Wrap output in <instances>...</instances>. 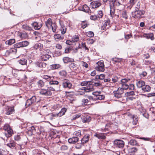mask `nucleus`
Listing matches in <instances>:
<instances>
[{"label":"nucleus","mask_w":155,"mask_h":155,"mask_svg":"<svg viewBox=\"0 0 155 155\" xmlns=\"http://www.w3.org/2000/svg\"><path fill=\"white\" fill-rule=\"evenodd\" d=\"M145 84L144 81H140L137 82L136 83L137 87L138 88H142L143 87Z\"/></svg>","instance_id":"nucleus-31"},{"label":"nucleus","mask_w":155,"mask_h":155,"mask_svg":"<svg viewBox=\"0 0 155 155\" xmlns=\"http://www.w3.org/2000/svg\"><path fill=\"white\" fill-rule=\"evenodd\" d=\"M92 84V82L91 81H85L82 82L81 84V86H87L82 87L81 90L84 91L86 92H89L93 91L94 90V88L93 87Z\"/></svg>","instance_id":"nucleus-1"},{"label":"nucleus","mask_w":155,"mask_h":155,"mask_svg":"<svg viewBox=\"0 0 155 155\" xmlns=\"http://www.w3.org/2000/svg\"><path fill=\"white\" fill-rule=\"evenodd\" d=\"M78 138L77 137H73L69 138L68 140V142L70 143L74 144L78 140Z\"/></svg>","instance_id":"nucleus-16"},{"label":"nucleus","mask_w":155,"mask_h":155,"mask_svg":"<svg viewBox=\"0 0 155 155\" xmlns=\"http://www.w3.org/2000/svg\"><path fill=\"white\" fill-rule=\"evenodd\" d=\"M53 77H51L50 76L47 75H44L42 76V78L45 80H48V81H49L51 80V79Z\"/></svg>","instance_id":"nucleus-54"},{"label":"nucleus","mask_w":155,"mask_h":155,"mask_svg":"<svg viewBox=\"0 0 155 155\" xmlns=\"http://www.w3.org/2000/svg\"><path fill=\"white\" fill-rule=\"evenodd\" d=\"M53 24L51 19L50 18H48L47 21L45 22L46 25L48 28H50Z\"/></svg>","instance_id":"nucleus-21"},{"label":"nucleus","mask_w":155,"mask_h":155,"mask_svg":"<svg viewBox=\"0 0 155 155\" xmlns=\"http://www.w3.org/2000/svg\"><path fill=\"white\" fill-rule=\"evenodd\" d=\"M81 10L86 12L89 13L90 11L89 7L86 5H84L81 8Z\"/></svg>","instance_id":"nucleus-24"},{"label":"nucleus","mask_w":155,"mask_h":155,"mask_svg":"<svg viewBox=\"0 0 155 155\" xmlns=\"http://www.w3.org/2000/svg\"><path fill=\"white\" fill-rule=\"evenodd\" d=\"M81 131L80 130H78L75 131L74 133V134L77 136L76 137H80L81 135Z\"/></svg>","instance_id":"nucleus-53"},{"label":"nucleus","mask_w":155,"mask_h":155,"mask_svg":"<svg viewBox=\"0 0 155 155\" xmlns=\"http://www.w3.org/2000/svg\"><path fill=\"white\" fill-rule=\"evenodd\" d=\"M137 149L136 147L129 148L128 152L130 155H133L137 151Z\"/></svg>","instance_id":"nucleus-22"},{"label":"nucleus","mask_w":155,"mask_h":155,"mask_svg":"<svg viewBox=\"0 0 155 155\" xmlns=\"http://www.w3.org/2000/svg\"><path fill=\"white\" fill-rule=\"evenodd\" d=\"M61 33L62 34H65L66 31V28L64 26L62 25L61 26Z\"/></svg>","instance_id":"nucleus-47"},{"label":"nucleus","mask_w":155,"mask_h":155,"mask_svg":"<svg viewBox=\"0 0 155 155\" xmlns=\"http://www.w3.org/2000/svg\"><path fill=\"white\" fill-rule=\"evenodd\" d=\"M97 66L95 68V69L97 71L103 72L104 70V61L101 60L98 61L97 63Z\"/></svg>","instance_id":"nucleus-4"},{"label":"nucleus","mask_w":155,"mask_h":155,"mask_svg":"<svg viewBox=\"0 0 155 155\" xmlns=\"http://www.w3.org/2000/svg\"><path fill=\"white\" fill-rule=\"evenodd\" d=\"M101 5V1L100 0L94 1L91 3V5L93 8H98Z\"/></svg>","instance_id":"nucleus-11"},{"label":"nucleus","mask_w":155,"mask_h":155,"mask_svg":"<svg viewBox=\"0 0 155 155\" xmlns=\"http://www.w3.org/2000/svg\"><path fill=\"white\" fill-rule=\"evenodd\" d=\"M89 135L88 134L85 135L81 140V143L82 145H84V144L87 143L89 140Z\"/></svg>","instance_id":"nucleus-14"},{"label":"nucleus","mask_w":155,"mask_h":155,"mask_svg":"<svg viewBox=\"0 0 155 155\" xmlns=\"http://www.w3.org/2000/svg\"><path fill=\"white\" fill-rule=\"evenodd\" d=\"M124 90L121 87H119L117 91H114V92L117 93H118V94H120L123 95V94L124 93Z\"/></svg>","instance_id":"nucleus-33"},{"label":"nucleus","mask_w":155,"mask_h":155,"mask_svg":"<svg viewBox=\"0 0 155 155\" xmlns=\"http://www.w3.org/2000/svg\"><path fill=\"white\" fill-rule=\"evenodd\" d=\"M81 25V27L83 29H84L87 27L88 24L86 21H84L82 22Z\"/></svg>","instance_id":"nucleus-45"},{"label":"nucleus","mask_w":155,"mask_h":155,"mask_svg":"<svg viewBox=\"0 0 155 155\" xmlns=\"http://www.w3.org/2000/svg\"><path fill=\"white\" fill-rule=\"evenodd\" d=\"M105 76L104 74H101L99 75H97L96 76V79H99L100 80H102L104 79Z\"/></svg>","instance_id":"nucleus-50"},{"label":"nucleus","mask_w":155,"mask_h":155,"mask_svg":"<svg viewBox=\"0 0 155 155\" xmlns=\"http://www.w3.org/2000/svg\"><path fill=\"white\" fill-rule=\"evenodd\" d=\"M92 86L93 87L94 86H100L101 85V83L99 82H92Z\"/></svg>","instance_id":"nucleus-61"},{"label":"nucleus","mask_w":155,"mask_h":155,"mask_svg":"<svg viewBox=\"0 0 155 155\" xmlns=\"http://www.w3.org/2000/svg\"><path fill=\"white\" fill-rule=\"evenodd\" d=\"M59 75L63 77H65L67 75V72L65 71L62 70L60 71L59 73Z\"/></svg>","instance_id":"nucleus-44"},{"label":"nucleus","mask_w":155,"mask_h":155,"mask_svg":"<svg viewBox=\"0 0 155 155\" xmlns=\"http://www.w3.org/2000/svg\"><path fill=\"white\" fill-rule=\"evenodd\" d=\"M151 89L150 87L148 85H145V84L143 87L142 89L143 91L145 92H149Z\"/></svg>","instance_id":"nucleus-27"},{"label":"nucleus","mask_w":155,"mask_h":155,"mask_svg":"<svg viewBox=\"0 0 155 155\" xmlns=\"http://www.w3.org/2000/svg\"><path fill=\"white\" fill-rule=\"evenodd\" d=\"M36 97L35 96H32L31 97L28 99L25 103V106L26 107L31 106H33L36 104Z\"/></svg>","instance_id":"nucleus-3"},{"label":"nucleus","mask_w":155,"mask_h":155,"mask_svg":"<svg viewBox=\"0 0 155 155\" xmlns=\"http://www.w3.org/2000/svg\"><path fill=\"white\" fill-rule=\"evenodd\" d=\"M110 20H109V19H107V20H105V22L104 23L103 25H104V26L107 27V28H108L110 26Z\"/></svg>","instance_id":"nucleus-38"},{"label":"nucleus","mask_w":155,"mask_h":155,"mask_svg":"<svg viewBox=\"0 0 155 155\" xmlns=\"http://www.w3.org/2000/svg\"><path fill=\"white\" fill-rule=\"evenodd\" d=\"M17 50L15 48H12L11 49L7 50L5 52V55H9L10 53H12V52H16Z\"/></svg>","instance_id":"nucleus-32"},{"label":"nucleus","mask_w":155,"mask_h":155,"mask_svg":"<svg viewBox=\"0 0 155 155\" xmlns=\"http://www.w3.org/2000/svg\"><path fill=\"white\" fill-rule=\"evenodd\" d=\"M33 49L37 50L39 49L40 51H41L43 48L42 44L40 43H36L31 48Z\"/></svg>","instance_id":"nucleus-9"},{"label":"nucleus","mask_w":155,"mask_h":155,"mask_svg":"<svg viewBox=\"0 0 155 155\" xmlns=\"http://www.w3.org/2000/svg\"><path fill=\"white\" fill-rule=\"evenodd\" d=\"M52 31L54 32H55L57 29V26L55 24H53L52 25L51 27Z\"/></svg>","instance_id":"nucleus-59"},{"label":"nucleus","mask_w":155,"mask_h":155,"mask_svg":"<svg viewBox=\"0 0 155 155\" xmlns=\"http://www.w3.org/2000/svg\"><path fill=\"white\" fill-rule=\"evenodd\" d=\"M113 93L114 94V95L115 97L117 98V99H119L120 100H119V101H123V99L122 97V95L118 94V93H117L114 92Z\"/></svg>","instance_id":"nucleus-30"},{"label":"nucleus","mask_w":155,"mask_h":155,"mask_svg":"<svg viewBox=\"0 0 155 155\" xmlns=\"http://www.w3.org/2000/svg\"><path fill=\"white\" fill-rule=\"evenodd\" d=\"M79 40V38L78 35H75L72 38L73 41H77Z\"/></svg>","instance_id":"nucleus-52"},{"label":"nucleus","mask_w":155,"mask_h":155,"mask_svg":"<svg viewBox=\"0 0 155 155\" xmlns=\"http://www.w3.org/2000/svg\"><path fill=\"white\" fill-rule=\"evenodd\" d=\"M49 84L50 85H58L59 84V82L58 81L54 80L51 78L49 82Z\"/></svg>","instance_id":"nucleus-36"},{"label":"nucleus","mask_w":155,"mask_h":155,"mask_svg":"<svg viewBox=\"0 0 155 155\" xmlns=\"http://www.w3.org/2000/svg\"><path fill=\"white\" fill-rule=\"evenodd\" d=\"M80 47H81V48H84L85 50H87V51H88L89 49L87 47H86L85 43H81V46Z\"/></svg>","instance_id":"nucleus-63"},{"label":"nucleus","mask_w":155,"mask_h":155,"mask_svg":"<svg viewBox=\"0 0 155 155\" xmlns=\"http://www.w3.org/2000/svg\"><path fill=\"white\" fill-rule=\"evenodd\" d=\"M38 86L39 87H43L45 85V83L42 80H40L37 83Z\"/></svg>","instance_id":"nucleus-37"},{"label":"nucleus","mask_w":155,"mask_h":155,"mask_svg":"<svg viewBox=\"0 0 155 155\" xmlns=\"http://www.w3.org/2000/svg\"><path fill=\"white\" fill-rule=\"evenodd\" d=\"M39 93L41 95L46 96H51L52 94L51 92L48 91L47 89H41L39 92Z\"/></svg>","instance_id":"nucleus-10"},{"label":"nucleus","mask_w":155,"mask_h":155,"mask_svg":"<svg viewBox=\"0 0 155 155\" xmlns=\"http://www.w3.org/2000/svg\"><path fill=\"white\" fill-rule=\"evenodd\" d=\"M22 47L27 46L29 44V42L26 41L20 42Z\"/></svg>","instance_id":"nucleus-42"},{"label":"nucleus","mask_w":155,"mask_h":155,"mask_svg":"<svg viewBox=\"0 0 155 155\" xmlns=\"http://www.w3.org/2000/svg\"><path fill=\"white\" fill-rule=\"evenodd\" d=\"M60 67V65L59 64H53L51 65V68L52 69H55L59 68Z\"/></svg>","instance_id":"nucleus-58"},{"label":"nucleus","mask_w":155,"mask_h":155,"mask_svg":"<svg viewBox=\"0 0 155 155\" xmlns=\"http://www.w3.org/2000/svg\"><path fill=\"white\" fill-rule=\"evenodd\" d=\"M86 35L89 37H92L94 36V34L93 32L89 31L86 33Z\"/></svg>","instance_id":"nucleus-56"},{"label":"nucleus","mask_w":155,"mask_h":155,"mask_svg":"<svg viewBox=\"0 0 155 155\" xmlns=\"http://www.w3.org/2000/svg\"><path fill=\"white\" fill-rule=\"evenodd\" d=\"M90 18L91 20H93L99 19L97 15H91L90 16Z\"/></svg>","instance_id":"nucleus-57"},{"label":"nucleus","mask_w":155,"mask_h":155,"mask_svg":"<svg viewBox=\"0 0 155 155\" xmlns=\"http://www.w3.org/2000/svg\"><path fill=\"white\" fill-rule=\"evenodd\" d=\"M137 0H130V8L131 9L133 5L137 2Z\"/></svg>","instance_id":"nucleus-51"},{"label":"nucleus","mask_w":155,"mask_h":155,"mask_svg":"<svg viewBox=\"0 0 155 155\" xmlns=\"http://www.w3.org/2000/svg\"><path fill=\"white\" fill-rule=\"evenodd\" d=\"M103 1L105 2H107V1H109L111 4H112L113 6L114 5L115 3L116 2V0H103Z\"/></svg>","instance_id":"nucleus-55"},{"label":"nucleus","mask_w":155,"mask_h":155,"mask_svg":"<svg viewBox=\"0 0 155 155\" xmlns=\"http://www.w3.org/2000/svg\"><path fill=\"white\" fill-rule=\"evenodd\" d=\"M33 155H41V153L38 152L37 150H34L33 151Z\"/></svg>","instance_id":"nucleus-64"},{"label":"nucleus","mask_w":155,"mask_h":155,"mask_svg":"<svg viewBox=\"0 0 155 155\" xmlns=\"http://www.w3.org/2000/svg\"><path fill=\"white\" fill-rule=\"evenodd\" d=\"M137 117L135 115H133L132 117V118L133 120L132 123L134 125L136 124L137 123L138 120L137 119Z\"/></svg>","instance_id":"nucleus-41"},{"label":"nucleus","mask_w":155,"mask_h":155,"mask_svg":"<svg viewBox=\"0 0 155 155\" xmlns=\"http://www.w3.org/2000/svg\"><path fill=\"white\" fill-rule=\"evenodd\" d=\"M67 110V109L65 108H62L61 110L58 113L57 115V116L60 117L64 115Z\"/></svg>","instance_id":"nucleus-29"},{"label":"nucleus","mask_w":155,"mask_h":155,"mask_svg":"<svg viewBox=\"0 0 155 155\" xmlns=\"http://www.w3.org/2000/svg\"><path fill=\"white\" fill-rule=\"evenodd\" d=\"M96 94H93L94 95L96 96L95 97V99L96 100H102L104 99L105 98V96L103 95H99L97 94H98L97 93H95Z\"/></svg>","instance_id":"nucleus-20"},{"label":"nucleus","mask_w":155,"mask_h":155,"mask_svg":"<svg viewBox=\"0 0 155 155\" xmlns=\"http://www.w3.org/2000/svg\"><path fill=\"white\" fill-rule=\"evenodd\" d=\"M143 36L147 39H150L152 40H153L154 39L153 35L152 33L150 34H143Z\"/></svg>","instance_id":"nucleus-17"},{"label":"nucleus","mask_w":155,"mask_h":155,"mask_svg":"<svg viewBox=\"0 0 155 155\" xmlns=\"http://www.w3.org/2000/svg\"><path fill=\"white\" fill-rule=\"evenodd\" d=\"M31 25L34 27L35 29L36 30H39L42 26L41 23L36 22H34Z\"/></svg>","instance_id":"nucleus-12"},{"label":"nucleus","mask_w":155,"mask_h":155,"mask_svg":"<svg viewBox=\"0 0 155 155\" xmlns=\"http://www.w3.org/2000/svg\"><path fill=\"white\" fill-rule=\"evenodd\" d=\"M35 64L40 68H44L46 67L47 64L44 62L37 61L35 63Z\"/></svg>","instance_id":"nucleus-13"},{"label":"nucleus","mask_w":155,"mask_h":155,"mask_svg":"<svg viewBox=\"0 0 155 155\" xmlns=\"http://www.w3.org/2000/svg\"><path fill=\"white\" fill-rule=\"evenodd\" d=\"M145 13L144 11L142 10H135L132 13V16L136 19H139L142 17V15Z\"/></svg>","instance_id":"nucleus-2"},{"label":"nucleus","mask_w":155,"mask_h":155,"mask_svg":"<svg viewBox=\"0 0 155 155\" xmlns=\"http://www.w3.org/2000/svg\"><path fill=\"white\" fill-rule=\"evenodd\" d=\"M115 146L119 148H122L124 145V142L121 140H116L114 143Z\"/></svg>","instance_id":"nucleus-8"},{"label":"nucleus","mask_w":155,"mask_h":155,"mask_svg":"<svg viewBox=\"0 0 155 155\" xmlns=\"http://www.w3.org/2000/svg\"><path fill=\"white\" fill-rule=\"evenodd\" d=\"M63 60L64 63H67L70 62H72L74 61L73 59L69 58L67 57H64L63 58Z\"/></svg>","instance_id":"nucleus-18"},{"label":"nucleus","mask_w":155,"mask_h":155,"mask_svg":"<svg viewBox=\"0 0 155 155\" xmlns=\"http://www.w3.org/2000/svg\"><path fill=\"white\" fill-rule=\"evenodd\" d=\"M129 144L131 145H138L136 140L134 139H132L129 142Z\"/></svg>","instance_id":"nucleus-35"},{"label":"nucleus","mask_w":155,"mask_h":155,"mask_svg":"<svg viewBox=\"0 0 155 155\" xmlns=\"http://www.w3.org/2000/svg\"><path fill=\"white\" fill-rule=\"evenodd\" d=\"M16 143L13 140H11L9 143L7 144V146L11 148H14L16 145Z\"/></svg>","instance_id":"nucleus-26"},{"label":"nucleus","mask_w":155,"mask_h":155,"mask_svg":"<svg viewBox=\"0 0 155 155\" xmlns=\"http://www.w3.org/2000/svg\"><path fill=\"white\" fill-rule=\"evenodd\" d=\"M122 17L125 19L127 18L128 16L127 14V12L125 11H123L122 13Z\"/></svg>","instance_id":"nucleus-46"},{"label":"nucleus","mask_w":155,"mask_h":155,"mask_svg":"<svg viewBox=\"0 0 155 155\" xmlns=\"http://www.w3.org/2000/svg\"><path fill=\"white\" fill-rule=\"evenodd\" d=\"M110 14L111 16L112 17H113L115 16H117V17H119V16L118 15H117L116 14H115V10L114 8L113 7H111L112 6L111 5H110Z\"/></svg>","instance_id":"nucleus-25"},{"label":"nucleus","mask_w":155,"mask_h":155,"mask_svg":"<svg viewBox=\"0 0 155 155\" xmlns=\"http://www.w3.org/2000/svg\"><path fill=\"white\" fill-rule=\"evenodd\" d=\"M122 87L121 88L123 89V90L124 91V90H126L129 87L127 83L122 84Z\"/></svg>","instance_id":"nucleus-62"},{"label":"nucleus","mask_w":155,"mask_h":155,"mask_svg":"<svg viewBox=\"0 0 155 155\" xmlns=\"http://www.w3.org/2000/svg\"><path fill=\"white\" fill-rule=\"evenodd\" d=\"M112 60L114 63L120 62L121 61V59L119 58H113L112 59Z\"/></svg>","instance_id":"nucleus-48"},{"label":"nucleus","mask_w":155,"mask_h":155,"mask_svg":"<svg viewBox=\"0 0 155 155\" xmlns=\"http://www.w3.org/2000/svg\"><path fill=\"white\" fill-rule=\"evenodd\" d=\"M94 136L97 137L99 139H105L106 138L105 134L103 133H96L94 135Z\"/></svg>","instance_id":"nucleus-19"},{"label":"nucleus","mask_w":155,"mask_h":155,"mask_svg":"<svg viewBox=\"0 0 155 155\" xmlns=\"http://www.w3.org/2000/svg\"><path fill=\"white\" fill-rule=\"evenodd\" d=\"M14 110V107L7 106L5 108L4 112L6 114L8 115L12 114Z\"/></svg>","instance_id":"nucleus-7"},{"label":"nucleus","mask_w":155,"mask_h":155,"mask_svg":"<svg viewBox=\"0 0 155 155\" xmlns=\"http://www.w3.org/2000/svg\"><path fill=\"white\" fill-rule=\"evenodd\" d=\"M54 37L55 39H58V40H62L64 38L63 36H61V35L59 34L55 35Z\"/></svg>","instance_id":"nucleus-40"},{"label":"nucleus","mask_w":155,"mask_h":155,"mask_svg":"<svg viewBox=\"0 0 155 155\" xmlns=\"http://www.w3.org/2000/svg\"><path fill=\"white\" fill-rule=\"evenodd\" d=\"M81 114H76L73 116L71 119L72 120H76L77 118H79L81 116Z\"/></svg>","instance_id":"nucleus-49"},{"label":"nucleus","mask_w":155,"mask_h":155,"mask_svg":"<svg viewBox=\"0 0 155 155\" xmlns=\"http://www.w3.org/2000/svg\"><path fill=\"white\" fill-rule=\"evenodd\" d=\"M130 80L129 79H122L121 80V84H125L127 83L129 81H130Z\"/></svg>","instance_id":"nucleus-60"},{"label":"nucleus","mask_w":155,"mask_h":155,"mask_svg":"<svg viewBox=\"0 0 155 155\" xmlns=\"http://www.w3.org/2000/svg\"><path fill=\"white\" fill-rule=\"evenodd\" d=\"M15 42V40L14 39H11L5 41V44L7 45H11Z\"/></svg>","instance_id":"nucleus-34"},{"label":"nucleus","mask_w":155,"mask_h":155,"mask_svg":"<svg viewBox=\"0 0 155 155\" xmlns=\"http://www.w3.org/2000/svg\"><path fill=\"white\" fill-rule=\"evenodd\" d=\"M19 64L23 65H26L27 60L24 58H22L18 61Z\"/></svg>","instance_id":"nucleus-28"},{"label":"nucleus","mask_w":155,"mask_h":155,"mask_svg":"<svg viewBox=\"0 0 155 155\" xmlns=\"http://www.w3.org/2000/svg\"><path fill=\"white\" fill-rule=\"evenodd\" d=\"M62 85L64 88L70 89L72 86V84L68 80L65 79L63 81Z\"/></svg>","instance_id":"nucleus-6"},{"label":"nucleus","mask_w":155,"mask_h":155,"mask_svg":"<svg viewBox=\"0 0 155 155\" xmlns=\"http://www.w3.org/2000/svg\"><path fill=\"white\" fill-rule=\"evenodd\" d=\"M103 15L104 14L103 12L101 10H100L98 11L97 15V18L99 19L100 18H102Z\"/></svg>","instance_id":"nucleus-43"},{"label":"nucleus","mask_w":155,"mask_h":155,"mask_svg":"<svg viewBox=\"0 0 155 155\" xmlns=\"http://www.w3.org/2000/svg\"><path fill=\"white\" fill-rule=\"evenodd\" d=\"M3 129L5 131H7L8 133V135L6 134V136L7 137H10L13 134V131L12 129L9 126L8 124L5 125L4 126Z\"/></svg>","instance_id":"nucleus-5"},{"label":"nucleus","mask_w":155,"mask_h":155,"mask_svg":"<svg viewBox=\"0 0 155 155\" xmlns=\"http://www.w3.org/2000/svg\"><path fill=\"white\" fill-rule=\"evenodd\" d=\"M44 53L41 56V59L43 61H45L47 60L51 57V56L45 52H43Z\"/></svg>","instance_id":"nucleus-15"},{"label":"nucleus","mask_w":155,"mask_h":155,"mask_svg":"<svg viewBox=\"0 0 155 155\" xmlns=\"http://www.w3.org/2000/svg\"><path fill=\"white\" fill-rule=\"evenodd\" d=\"M22 28L26 30L31 31L32 30V28L31 27H30L27 24H25L22 25Z\"/></svg>","instance_id":"nucleus-39"},{"label":"nucleus","mask_w":155,"mask_h":155,"mask_svg":"<svg viewBox=\"0 0 155 155\" xmlns=\"http://www.w3.org/2000/svg\"><path fill=\"white\" fill-rule=\"evenodd\" d=\"M82 121L84 123H88L91 120V118L89 116H84L81 118Z\"/></svg>","instance_id":"nucleus-23"}]
</instances>
